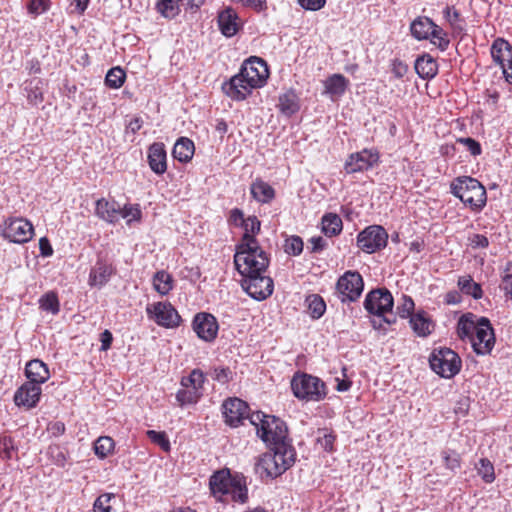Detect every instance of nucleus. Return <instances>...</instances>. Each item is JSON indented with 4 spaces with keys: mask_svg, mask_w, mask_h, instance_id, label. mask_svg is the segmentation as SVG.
Wrapping results in <instances>:
<instances>
[{
    "mask_svg": "<svg viewBox=\"0 0 512 512\" xmlns=\"http://www.w3.org/2000/svg\"><path fill=\"white\" fill-rule=\"evenodd\" d=\"M257 436L269 448L255 463V472L261 480L275 479L295 464L297 453L283 420L268 417L258 428Z\"/></svg>",
    "mask_w": 512,
    "mask_h": 512,
    "instance_id": "1",
    "label": "nucleus"
},
{
    "mask_svg": "<svg viewBox=\"0 0 512 512\" xmlns=\"http://www.w3.org/2000/svg\"><path fill=\"white\" fill-rule=\"evenodd\" d=\"M209 488L217 501L223 502L228 496L240 504L248 501L246 478L238 473L232 475L228 469L214 472L209 479Z\"/></svg>",
    "mask_w": 512,
    "mask_h": 512,
    "instance_id": "2",
    "label": "nucleus"
},
{
    "mask_svg": "<svg viewBox=\"0 0 512 512\" xmlns=\"http://www.w3.org/2000/svg\"><path fill=\"white\" fill-rule=\"evenodd\" d=\"M234 264L242 278H245L253 274L266 273L270 257L259 242L250 239V243L236 244Z\"/></svg>",
    "mask_w": 512,
    "mask_h": 512,
    "instance_id": "3",
    "label": "nucleus"
},
{
    "mask_svg": "<svg viewBox=\"0 0 512 512\" xmlns=\"http://www.w3.org/2000/svg\"><path fill=\"white\" fill-rule=\"evenodd\" d=\"M450 193L474 212H481L487 203L485 187L471 176L456 177L450 183Z\"/></svg>",
    "mask_w": 512,
    "mask_h": 512,
    "instance_id": "4",
    "label": "nucleus"
},
{
    "mask_svg": "<svg viewBox=\"0 0 512 512\" xmlns=\"http://www.w3.org/2000/svg\"><path fill=\"white\" fill-rule=\"evenodd\" d=\"M291 390L298 400L306 402H318L327 395L326 385L320 378L300 372L292 377Z\"/></svg>",
    "mask_w": 512,
    "mask_h": 512,
    "instance_id": "5",
    "label": "nucleus"
},
{
    "mask_svg": "<svg viewBox=\"0 0 512 512\" xmlns=\"http://www.w3.org/2000/svg\"><path fill=\"white\" fill-rule=\"evenodd\" d=\"M206 381L204 372L198 368L193 369L188 376L182 377V389L176 393V400L180 406L196 404L203 396V387Z\"/></svg>",
    "mask_w": 512,
    "mask_h": 512,
    "instance_id": "6",
    "label": "nucleus"
},
{
    "mask_svg": "<svg viewBox=\"0 0 512 512\" xmlns=\"http://www.w3.org/2000/svg\"><path fill=\"white\" fill-rule=\"evenodd\" d=\"M431 369L443 378L450 379L459 373L461 359L450 348L434 349L429 357Z\"/></svg>",
    "mask_w": 512,
    "mask_h": 512,
    "instance_id": "7",
    "label": "nucleus"
},
{
    "mask_svg": "<svg viewBox=\"0 0 512 512\" xmlns=\"http://www.w3.org/2000/svg\"><path fill=\"white\" fill-rule=\"evenodd\" d=\"M1 236L9 242L24 244L34 235V228L30 221L22 217H11L0 226Z\"/></svg>",
    "mask_w": 512,
    "mask_h": 512,
    "instance_id": "8",
    "label": "nucleus"
},
{
    "mask_svg": "<svg viewBox=\"0 0 512 512\" xmlns=\"http://www.w3.org/2000/svg\"><path fill=\"white\" fill-rule=\"evenodd\" d=\"M146 314L158 326L173 329L180 326L182 319L178 311L168 301H159L146 306Z\"/></svg>",
    "mask_w": 512,
    "mask_h": 512,
    "instance_id": "9",
    "label": "nucleus"
},
{
    "mask_svg": "<svg viewBox=\"0 0 512 512\" xmlns=\"http://www.w3.org/2000/svg\"><path fill=\"white\" fill-rule=\"evenodd\" d=\"M364 281L357 271H347L339 277L336 283V290L341 302H354L362 294Z\"/></svg>",
    "mask_w": 512,
    "mask_h": 512,
    "instance_id": "10",
    "label": "nucleus"
},
{
    "mask_svg": "<svg viewBox=\"0 0 512 512\" xmlns=\"http://www.w3.org/2000/svg\"><path fill=\"white\" fill-rule=\"evenodd\" d=\"M387 242L388 234L380 225H370L357 235V246L368 254L385 248Z\"/></svg>",
    "mask_w": 512,
    "mask_h": 512,
    "instance_id": "11",
    "label": "nucleus"
},
{
    "mask_svg": "<svg viewBox=\"0 0 512 512\" xmlns=\"http://www.w3.org/2000/svg\"><path fill=\"white\" fill-rule=\"evenodd\" d=\"M380 154L375 148H364L361 151L348 155L344 170L347 174L368 171L379 163Z\"/></svg>",
    "mask_w": 512,
    "mask_h": 512,
    "instance_id": "12",
    "label": "nucleus"
},
{
    "mask_svg": "<svg viewBox=\"0 0 512 512\" xmlns=\"http://www.w3.org/2000/svg\"><path fill=\"white\" fill-rule=\"evenodd\" d=\"M473 351L477 355H488L495 345L494 329L486 317L478 318V328L470 340Z\"/></svg>",
    "mask_w": 512,
    "mask_h": 512,
    "instance_id": "13",
    "label": "nucleus"
},
{
    "mask_svg": "<svg viewBox=\"0 0 512 512\" xmlns=\"http://www.w3.org/2000/svg\"><path fill=\"white\" fill-rule=\"evenodd\" d=\"M241 286L251 298L257 301L267 299L274 290L272 278L265 275V273L253 274L242 278Z\"/></svg>",
    "mask_w": 512,
    "mask_h": 512,
    "instance_id": "14",
    "label": "nucleus"
},
{
    "mask_svg": "<svg viewBox=\"0 0 512 512\" xmlns=\"http://www.w3.org/2000/svg\"><path fill=\"white\" fill-rule=\"evenodd\" d=\"M394 306V299L391 292L386 288H378L370 291L364 300V308L369 314L378 317L391 312Z\"/></svg>",
    "mask_w": 512,
    "mask_h": 512,
    "instance_id": "15",
    "label": "nucleus"
},
{
    "mask_svg": "<svg viewBox=\"0 0 512 512\" xmlns=\"http://www.w3.org/2000/svg\"><path fill=\"white\" fill-rule=\"evenodd\" d=\"M242 78L250 83V87L261 88L266 84L269 71L264 60L258 57H250L246 60L239 71Z\"/></svg>",
    "mask_w": 512,
    "mask_h": 512,
    "instance_id": "16",
    "label": "nucleus"
},
{
    "mask_svg": "<svg viewBox=\"0 0 512 512\" xmlns=\"http://www.w3.org/2000/svg\"><path fill=\"white\" fill-rule=\"evenodd\" d=\"M192 329L199 339L211 343L217 338L219 324L211 313L199 312L193 317Z\"/></svg>",
    "mask_w": 512,
    "mask_h": 512,
    "instance_id": "17",
    "label": "nucleus"
},
{
    "mask_svg": "<svg viewBox=\"0 0 512 512\" xmlns=\"http://www.w3.org/2000/svg\"><path fill=\"white\" fill-rule=\"evenodd\" d=\"M248 404L240 398H228L222 404V414L225 423L230 427H238L249 416Z\"/></svg>",
    "mask_w": 512,
    "mask_h": 512,
    "instance_id": "18",
    "label": "nucleus"
},
{
    "mask_svg": "<svg viewBox=\"0 0 512 512\" xmlns=\"http://www.w3.org/2000/svg\"><path fill=\"white\" fill-rule=\"evenodd\" d=\"M41 393V386L33 382H25L15 391L13 400L18 407L32 409L40 401Z\"/></svg>",
    "mask_w": 512,
    "mask_h": 512,
    "instance_id": "19",
    "label": "nucleus"
},
{
    "mask_svg": "<svg viewBox=\"0 0 512 512\" xmlns=\"http://www.w3.org/2000/svg\"><path fill=\"white\" fill-rule=\"evenodd\" d=\"M257 87H250V83L238 73L226 81L222 85V90L226 96L234 101H243Z\"/></svg>",
    "mask_w": 512,
    "mask_h": 512,
    "instance_id": "20",
    "label": "nucleus"
},
{
    "mask_svg": "<svg viewBox=\"0 0 512 512\" xmlns=\"http://www.w3.org/2000/svg\"><path fill=\"white\" fill-rule=\"evenodd\" d=\"M324 90L322 95L328 97L331 101H338L347 91L350 82L342 74L335 73L322 81Z\"/></svg>",
    "mask_w": 512,
    "mask_h": 512,
    "instance_id": "21",
    "label": "nucleus"
},
{
    "mask_svg": "<svg viewBox=\"0 0 512 512\" xmlns=\"http://www.w3.org/2000/svg\"><path fill=\"white\" fill-rule=\"evenodd\" d=\"M217 23L221 34L227 38L235 36L241 28L239 16L231 7H227L218 13Z\"/></svg>",
    "mask_w": 512,
    "mask_h": 512,
    "instance_id": "22",
    "label": "nucleus"
},
{
    "mask_svg": "<svg viewBox=\"0 0 512 512\" xmlns=\"http://www.w3.org/2000/svg\"><path fill=\"white\" fill-rule=\"evenodd\" d=\"M115 273V267L104 259H98L89 273L88 283L92 287H104Z\"/></svg>",
    "mask_w": 512,
    "mask_h": 512,
    "instance_id": "23",
    "label": "nucleus"
},
{
    "mask_svg": "<svg viewBox=\"0 0 512 512\" xmlns=\"http://www.w3.org/2000/svg\"><path fill=\"white\" fill-rule=\"evenodd\" d=\"M147 159L150 169L157 175H163L167 171V152L162 142H154L147 151Z\"/></svg>",
    "mask_w": 512,
    "mask_h": 512,
    "instance_id": "24",
    "label": "nucleus"
},
{
    "mask_svg": "<svg viewBox=\"0 0 512 512\" xmlns=\"http://www.w3.org/2000/svg\"><path fill=\"white\" fill-rule=\"evenodd\" d=\"M95 214L101 220L115 224L120 219L121 207L115 200L100 198L95 203Z\"/></svg>",
    "mask_w": 512,
    "mask_h": 512,
    "instance_id": "25",
    "label": "nucleus"
},
{
    "mask_svg": "<svg viewBox=\"0 0 512 512\" xmlns=\"http://www.w3.org/2000/svg\"><path fill=\"white\" fill-rule=\"evenodd\" d=\"M205 0H159L157 2L158 12L165 18H174L179 14V2L191 9H198Z\"/></svg>",
    "mask_w": 512,
    "mask_h": 512,
    "instance_id": "26",
    "label": "nucleus"
},
{
    "mask_svg": "<svg viewBox=\"0 0 512 512\" xmlns=\"http://www.w3.org/2000/svg\"><path fill=\"white\" fill-rule=\"evenodd\" d=\"M25 375L28 379L27 382H33L40 386L50 378V371L42 360L33 359L26 364Z\"/></svg>",
    "mask_w": 512,
    "mask_h": 512,
    "instance_id": "27",
    "label": "nucleus"
},
{
    "mask_svg": "<svg viewBox=\"0 0 512 512\" xmlns=\"http://www.w3.org/2000/svg\"><path fill=\"white\" fill-rule=\"evenodd\" d=\"M413 332L418 337H428L434 330L435 324L432 319L424 311H418L409 319Z\"/></svg>",
    "mask_w": 512,
    "mask_h": 512,
    "instance_id": "28",
    "label": "nucleus"
},
{
    "mask_svg": "<svg viewBox=\"0 0 512 512\" xmlns=\"http://www.w3.org/2000/svg\"><path fill=\"white\" fill-rule=\"evenodd\" d=\"M415 71L422 79H432L437 75L438 64L431 55L423 54L415 61Z\"/></svg>",
    "mask_w": 512,
    "mask_h": 512,
    "instance_id": "29",
    "label": "nucleus"
},
{
    "mask_svg": "<svg viewBox=\"0 0 512 512\" xmlns=\"http://www.w3.org/2000/svg\"><path fill=\"white\" fill-rule=\"evenodd\" d=\"M194 151V142L187 137H180L174 144L172 156L181 163H187L192 159Z\"/></svg>",
    "mask_w": 512,
    "mask_h": 512,
    "instance_id": "30",
    "label": "nucleus"
},
{
    "mask_svg": "<svg viewBox=\"0 0 512 512\" xmlns=\"http://www.w3.org/2000/svg\"><path fill=\"white\" fill-rule=\"evenodd\" d=\"M252 197L263 204L270 203L275 198L274 188L267 182L256 179L250 187Z\"/></svg>",
    "mask_w": 512,
    "mask_h": 512,
    "instance_id": "31",
    "label": "nucleus"
},
{
    "mask_svg": "<svg viewBox=\"0 0 512 512\" xmlns=\"http://www.w3.org/2000/svg\"><path fill=\"white\" fill-rule=\"evenodd\" d=\"M437 25L428 17H418L410 25V31L417 40L428 39Z\"/></svg>",
    "mask_w": 512,
    "mask_h": 512,
    "instance_id": "32",
    "label": "nucleus"
},
{
    "mask_svg": "<svg viewBox=\"0 0 512 512\" xmlns=\"http://www.w3.org/2000/svg\"><path fill=\"white\" fill-rule=\"evenodd\" d=\"M490 53L493 61L500 66L512 56V46L507 40L497 38L491 45Z\"/></svg>",
    "mask_w": 512,
    "mask_h": 512,
    "instance_id": "33",
    "label": "nucleus"
},
{
    "mask_svg": "<svg viewBox=\"0 0 512 512\" xmlns=\"http://www.w3.org/2000/svg\"><path fill=\"white\" fill-rule=\"evenodd\" d=\"M475 315L467 313L462 315L457 323V335L462 340H471L476 329L478 328V319L475 320Z\"/></svg>",
    "mask_w": 512,
    "mask_h": 512,
    "instance_id": "34",
    "label": "nucleus"
},
{
    "mask_svg": "<svg viewBox=\"0 0 512 512\" xmlns=\"http://www.w3.org/2000/svg\"><path fill=\"white\" fill-rule=\"evenodd\" d=\"M322 232L327 237H335L342 232L343 222L341 217L336 213H326L321 219Z\"/></svg>",
    "mask_w": 512,
    "mask_h": 512,
    "instance_id": "35",
    "label": "nucleus"
},
{
    "mask_svg": "<svg viewBox=\"0 0 512 512\" xmlns=\"http://www.w3.org/2000/svg\"><path fill=\"white\" fill-rule=\"evenodd\" d=\"M152 284L160 295L165 296L173 289L174 280L170 273L165 270H160L153 275Z\"/></svg>",
    "mask_w": 512,
    "mask_h": 512,
    "instance_id": "36",
    "label": "nucleus"
},
{
    "mask_svg": "<svg viewBox=\"0 0 512 512\" xmlns=\"http://www.w3.org/2000/svg\"><path fill=\"white\" fill-rule=\"evenodd\" d=\"M24 89L30 104L38 105L43 101V81L40 78L27 80Z\"/></svg>",
    "mask_w": 512,
    "mask_h": 512,
    "instance_id": "37",
    "label": "nucleus"
},
{
    "mask_svg": "<svg viewBox=\"0 0 512 512\" xmlns=\"http://www.w3.org/2000/svg\"><path fill=\"white\" fill-rule=\"evenodd\" d=\"M241 227L244 233L239 243H250V239L258 242L256 235L260 232L261 222L256 216L247 217Z\"/></svg>",
    "mask_w": 512,
    "mask_h": 512,
    "instance_id": "38",
    "label": "nucleus"
},
{
    "mask_svg": "<svg viewBox=\"0 0 512 512\" xmlns=\"http://www.w3.org/2000/svg\"><path fill=\"white\" fill-rule=\"evenodd\" d=\"M457 284L462 293L471 296L476 300L482 298L483 290L481 285L474 282L471 276L468 275L459 277Z\"/></svg>",
    "mask_w": 512,
    "mask_h": 512,
    "instance_id": "39",
    "label": "nucleus"
},
{
    "mask_svg": "<svg viewBox=\"0 0 512 512\" xmlns=\"http://www.w3.org/2000/svg\"><path fill=\"white\" fill-rule=\"evenodd\" d=\"M278 107L282 114L292 116L298 112L300 106L295 93L288 92L279 97Z\"/></svg>",
    "mask_w": 512,
    "mask_h": 512,
    "instance_id": "40",
    "label": "nucleus"
},
{
    "mask_svg": "<svg viewBox=\"0 0 512 512\" xmlns=\"http://www.w3.org/2000/svg\"><path fill=\"white\" fill-rule=\"evenodd\" d=\"M114 448L115 442L109 436H100L93 444L94 453L99 459L108 457L114 451Z\"/></svg>",
    "mask_w": 512,
    "mask_h": 512,
    "instance_id": "41",
    "label": "nucleus"
},
{
    "mask_svg": "<svg viewBox=\"0 0 512 512\" xmlns=\"http://www.w3.org/2000/svg\"><path fill=\"white\" fill-rule=\"evenodd\" d=\"M308 313L313 319H319L326 311V303L318 294H311L306 298Z\"/></svg>",
    "mask_w": 512,
    "mask_h": 512,
    "instance_id": "42",
    "label": "nucleus"
},
{
    "mask_svg": "<svg viewBox=\"0 0 512 512\" xmlns=\"http://www.w3.org/2000/svg\"><path fill=\"white\" fill-rule=\"evenodd\" d=\"M39 307L45 312L57 315L60 311V303L57 294L50 291L42 295L39 299Z\"/></svg>",
    "mask_w": 512,
    "mask_h": 512,
    "instance_id": "43",
    "label": "nucleus"
},
{
    "mask_svg": "<svg viewBox=\"0 0 512 512\" xmlns=\"http://www.w3.org/2000/svg\"><path fill=\"white\" fill-rule=\"evenodd\" d=\"M17 454V447L15 441L11 436H0V458L2 460H11Z\"/></svg>",
    "mask_w": 512,
    "mask_h": 512,
    "instance_id": "44",
    "label": "nucleus"
},
{
    "mask_svg": "<svg viewBox=\"0 0 512 512\" xmlns=\"http://www.w3.org/2000/svg\"><path fill=\"white\" fill-rule=\"evenodd\" d=\"M125 78L126 74L122 68L113 67L106 74L105 84L109 88L118 89L123 85Z\"/></svg>",
    "mask_w": 512,
    "mask_h": 512,
    "instance_id": "45",
    "label": "nucleus"
},
{
    "mask_svg": "<svg viewBox=\"0 0 512 512\" xmlns=\"http://www.w3.org/2000/svg\"><path fill=\"white\" fill-rule=\"evenodd\" d=\"M441 457L445 468L451 472L456 473L461 468V456L455 450H443Z\"/></svg>",
    "mask_w": 512,
    "mask_h": 512,
    "instance_id": "46",
    "label": "nucleus"
},
{
    "mask_svg": "<svg viewBox=\"0 0 512 512\" xmlns=\"http://www.w3.org/2000/svg\"><path fill=\"white\" fill-rule=\"evenodd\" d=\"M478 475L485 483H492L495 480V470L492 462L487 458H481L476 466Z\"/></svg>",
    "mask_w": 512,
    "mask_h": 512,
    "instance_id": "47",
    "label": "nucleus"
},
{
    "mask_svg": "<svg viewBox=\"0 0 512 512\" xmlns=\"http://www.w3.org/2000/svg\"><path fill=\"white\" fill-rule=\"evenodd\" d=\"M120 218L126 219L127 225L133 222H140L142 218V211L139 204H125L121 208Z\"/></svg>",
    "mask_w": 512,
    "mask_h": 512,
    "instance_id": "48",
    "label": "nucleus"
},
{
    "mask_svg": "<svg viewBox=\"0 0 512 512\" xmlns=\"http://www.w3.org/2000/svg\"><path fill=\"white\" fill-rule=\"evenodd\" d=\"M429 39L431 43L442 52L446 51L450 44L447 33L439 26L434 28L432 34L429 36Z\"/></svg>",
    "mask_w": 512,
    "mask_h": 512,
    "instance_id": "49",
    "label": "nucleus"
},
{
    "mask_svg": "<svg viewBox=\"0 0 512 512\" xmlns=\"http://www.w3.org/2000/svg\"><path fill=\"white\" fill-rule=\"evenodd\" d=\"M304 243L301 237L292 235L285 240L284 251L292 256H298L302 253Z\"/></svg>",
    "mask_w": 512,
    "mask_h": 512,
    "instance_id": "50",
    "label": "nucleus"
},
{
    "mask_svg": "<svg viewBox=\"0 0 512 512\" xmlns=\"http://www.w3.org/2000/svg\"><path fill=\"white\" fill-rule=\"evenodd\" d=\"M115 498L113 493H103L99 495L93 504V512H111V501Z\"/></svg>",
    "mask_w": 512,
    "mask_h": 512,
    "instance_id": "51",
    "label": "nucleus"
},
{
    "mask_svg": "<svg viewBox=\"0 0 512 512\" xmlns=\"http://www.w3.org/2000/svg\"><path fill=\"white\" fill-rule=\"evenodd\" d=\"M147 437L156 445H158L163 451L169 452L171 449L170 441L165 432L148 430L146 432Z\"/></svg>",
    "mask_w": 512,
    "mask_h": 512,
    "instance_id": "52",
    "label": "nucleus"
},
{
    "mask_svg": "<svg viewBox=\"0 0 512 512\" xmlns=\"http://www.w3.org/2000/svg\"><path fill=\"white\" fill-rule=\"evenodd\" d=\"M401 300L402 302L397 306V314L402 319H410L411 316L415 314L413 313L415 307L414 301L407 295H402Z\"/></svg>",
    "mask_w": 512,
    "mask_h": 512,
    "instance_id": "53",
    "label": "nucleus"
},
{
    "mask_svg": "<svg viewBox=\"0 0 512 512\" xmlns=\"http://www.w3.org/2000/svg\"><path fill=\"white\" fill-rule=\"evenodd\" d=\"M211 377L220 384H227L233 378V372L229 367L217 366L212 368Z\"/></svg>",
    "mask_w": 512,
    "mask_h": 512,
    "instance_id": "54",
    "label": "nucleus"
},
{
    "mask_svg": "<svg viewBox=\"0 0 512 512\" xmlns=\"http://www.w3.org/2000/svg\"><path fill=\"white\" fill-rule=\"evenodd\" d=\"M456 142L463 145L473 157L482 154L481 144L471 137H459L456 139Z\"/></svg>",
    "mask_w": 512,
    "mask_h": 512,
    "instance_id": "55",
    "label": "nucleus"
},
{
    "mask_svg": "<svg viewBox=\"0 0 512 512\" xmlns=\"http://www.w3.org/2000/svg\"><path fill=\"white\" fill-rule=\"evenodd\" d=\"M235 3H240L246 8H251L257 12H261L267 8L266 0H231Z\"/></svg>",
    "mask_w": 512,
    "mask_h": 512,
    "instance_id": "56",
    "label": "nucleus"
},
{
    "mask_svg": "<svg viewBox=\"0 0 512 512\" xmlns=\"http://www.w3.org/2000/svg\"><path fill=\"white\" fill-rule=\"evenodd\" d=\"M336 436L333 433H325L318 437L317 442L326 452H333Z\"/></svg>",
    "mask_w": 512,
    "mask_h": 512,
    "instance_id": "57",
    "label": "nucleus"
},
{
    "mask_svg": "<svg viewBox=\"0 0 512 512\" xmlns=\"http://www.w3.org/2000/svg\"><path fill=\"white\" fill-rule=\"evenodd\" d=\"M485 104L488 105L493 111H495L498 107V102L500 99V94L496 90L487 89L484 94Z\"/></svg>",
    "mask_w": 512,
    "mask_h": 512,
    "instance_id": "58",
    "label": "nucleus"
},
{
    "mask_svg": "<svg viewBox=\"0 0 512 512\" xmlns=\"http://www.w3.org/2000/svg\"><path fill=\"white\" fill-rule=\"evenodd\" d=\"M299 5L310 11H318L324 7L326 0H298Z\"/></svg>",
    "mask_w": 512,
    "mask_h": 512,
    "instance_id": "59",
    "label": "nucleus"
},
{
    "mask_svg": "<svg viewBox=\"0 0 512 512\" xmlns=\"http://www.w3.org/2000/svg\"><path fill=\"white\" fill-rule=\"evenodd\" d=\"M272 415H267L261 411L253 412L252 414L249 413V416L246 419H249L250 423L255 426L256 431L259 427H261V424H264V421L267 420L268 417H271Z\"/></svg>",
    "mask_w": 512,
    "mask_h": 512,
    "instance_id": "60",
    "label": "nucleus"
},
{
    "mask_svg": "<svg viewBox=\"0 0 512 512\" xmlns=\"http://www.w3.org/2000/svg\"><path fill=\"white\" fill-rule=\"evenodd\" d=\"M469 241L473 248H487L489 246V240L483 234H473Z\"/></svg>",
    "mask_w": 512,
    "mask_h": 512,
    "instance_id": "61",
    "label": "nucleus"
},
{
    "mask_svg": "<svg viewBox=\"0 0 512 512\" xmlns=\"http://www.w3.org/2000/svg\"><path fill=\"white\" fill-rule=\"evenodd\" d=\"M408 71V66L399 59L392 62V73L396 78H402Z\"/></svg>",
    "mask_w": 512,
    "mask_h": 512,
    "instance_id": "62",
    "label": "nucleus"
},
{
    "mask_svg": "<svg viewBox=\"0 0 512 512\" xmlns=\"http://www.w3.org/2000/svg\"><path fill=\"white\" fill-rule=\"evenodd\" d=\"M246 218H244V213L239 208H233L229 214V222L235 226H242L243 222Z\"/></svg>",
    "mask_w": 512,
    "mask_h": 512,
    "instance_id": "63",
    "label": "nucleus"
},
{
    "mask_svg": "<svg viewBox=\"0 0 512 512\" xmlns=\"http://www.w3.org/2000/svg\"><path fill=\"white\" fill-rule=\"evenodd\" d=\"M505 80L512 85V56L500 65Z\"/></svg>",
    "mask_w": 512,
    "mask_h": 512,
    "instance_id": "64",
    "label": "nucleus"
}]
</instances>
